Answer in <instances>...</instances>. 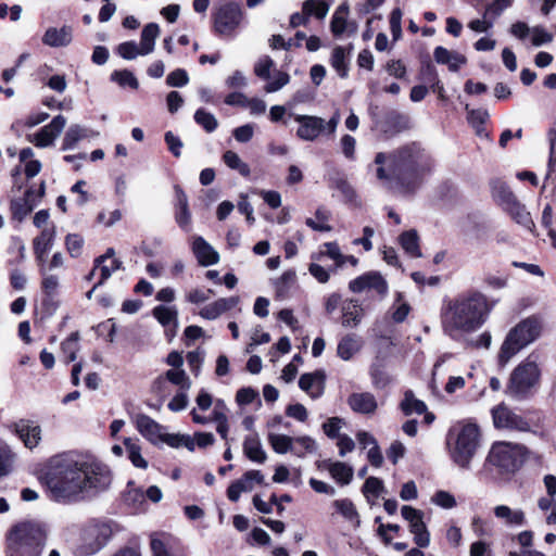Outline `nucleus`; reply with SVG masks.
Wrapping results in <instances>:
<instances>
[{
    "label": "nucleus",
    "mask_w": 556,
    "mask_h": 556,
    "mask_svg": "<svg viewBox=\"0 0 556 556\" xmlns=\"http://www.w3.org/2000/svg\"><path fill=\"white\" fill-rule=\"evenodd\" d=\"M33 473L42 486H110L111 468L92 454L63 452L35 465Z\"/></svg>",
    "instance_id": "nucleus-1"
},
{
    "label": "nucleus",
    "mask_w": 556,
    "mask_h": 556,
    "mask_svg": "<svg viewBox=\"0 0 556 556\" xmlns=\"http://www.w3.org/2000/svg\"><path fill=\"white\" fill-rule=\"evenodd\" d=\"M375 163L380 165L376 170L377 178L383 180L389 189L404 195L415 194L434 167L432 156L415 141L389 154L377 153Z\"/></svg>",
    "instance_id": "nucleus-2"
},
{
    "label": "nucleus",
    "mask_w": 556,
    "mask_h": 556,
    "mask_svg": "<svg viewBox=\"0 0 556 556\" xmlns=\"http://www.w3.org/2000/svg\"><path fill=\"white\" fill-rule=\"evenodd\" d=\"M497 303L498 300L490 299L476 289L453 298L445 296L440 309L442 328L448 334L472 333L486 323Z\"/></svg>",
    "instance_id": "nucleus-3"
},
{
    "label": "nucleus",
    "mask_w": 556,
    "mask_h": 556,
    "mask_svg": "<svg viewBox=\"0 0 556 556\" xmlns=\"http://www.w3.org/2000/svg\"><path fill=\"white\" fill-rule=\"evenodd\" d=\"M50 528L39 519H23L5 533V556H41Z\"/></svg>",
    "instance_id": "nucleus-4"
},
{
    "label": "nucleus",
    "mask_w": 556,
    "mask_h": 556,
    "mask_svg": "<svg viewBox=\"0 0 556 556\" xmlns=\"http://www.w3.org/2000/svg\"><path fill=\"white\" fill-rule=\"evenodd\" d=\"M541 332L542 320L539 316L531 315L520 320L508 331L500 348L497 354L498 367L504 368L519 351L535 341Z\"/></svg>",
    "instance_id": "nucleus-5"
},
{
    "label": "nucleus",
    "mask_w": 556,
    "mask_h": 556,
    "mask_svg": "<svg viewBox=\"0 0 556 556\" xmlns=\"http://www.w3.org/2000/svg\"><path fill=\"white\" fill-rule=\"evenodd\" d=\"M121 531L112 519H91L79 530V540L74 548L75 556H91L99 553Z\"/></svg>",
    "instance_id": "nucleus-6"
},
{
    "label": "nucleus",
    "mask_w": 556,
    "mask_h": 556,
    "mask_svg": "<svg viewBox=\"0 0 556 556\" xmlns=\"http://www.w3.org/2000/svg\"><path fill=\"white\" fill-rule=\"evenodd\" d=\"M527 448L508 442H494L485 459V467L505 480L510 479L525 464Z\"/></svg>",
    "instance_id": "nucleus-7"
},
{
    "label": "nucleus",
    "mask_w": 556,
    "mask_h": 556,
    "mask_svg": "<svg viewBox=\"0 0 556 556\" xmlns=\"http://www.w3.org/2000/svg\"><path fill=\"white\" fill-rule=\"evenodd\" d=\"M540 378L541 370L535 362H521L511 371L505 392L518 400L528 399L539 384Z\"/></svg>",
    "instance_id": "nucleus-8"
},
{
    "label": "nucleus",
    "mask_w": 556,
    "mask_h": 556,
    "mask_svg": "<svg viewBox=\"0 0 556 556\" xmlns=\"http://www.w3.org/2000/svg\"><path fill=\"white\" fill-rule=\"evenodd\" d=\"M491 194L493 200L498 204L510 217L522 226H534L530 213L526 211V206L520 203L510 187L501 179H493L490 182Z\"/></svg>",
    "instance_id": "nucleus-9"
},
{
    "label": "nucleus",
    "mask_w": 556,
    "mask_h": 556,
    "mask_svg": "<svg viewBox=\"0 0 556 556\" xmlns=\"http://www.w3.org/2000/svg\"><path fill=\"white\" fill-rule=\"evenodd\" d=\"M480 428L477 424L463 425L456 433L455 442L451 447L453 460L460 467H467L472 459L480 442Z\"/></svg>",
    "instance_id": "nucleus-10"
},
{
    "label": "nucleus",
    "mask_w": 556,
    "mask_h": 556,
    "mask_svg": "<svg viewBox=\"0 0 556 556\" xmlns=\"http://www.w3.org/2000/svg\"><path fill=\"white\" fill-rule=\"evenodd\" d=\"M243 18L239 3L227 2L212 13L213 31L220 37L232 36Z\"/></svg>",
    "instance_id": "nucleus-11"
},
{
    "label": "nucleus",
    "mask_w": 556,
    "mask_h": 556,
    "mask_svg": "<svg viewBox=\"0 0 556 556\" xmlns=\"http://www.w3.org/2000/svg\"><path fill=\"white\" fill-rule=\"evenodd\" d=\"M376 127L388 138L394 137L410 127L409 116L390 109L375 119Z\"/></svg>",
    "instance_id": "nucleus-12"
},
{
    "label": "nucleus",
    "mask_w": 556,
    "mask_h": 556,
    "mask_svg": "<svg viewBox=\"0 0 556 556\" xmlns=\"http://www.w3.org/2000/svg\"><path fill=\"white\" fill-rule=\"evenodd\" d=\"M349 289L353 293L375 291L381 299L388 294V282L379 271H367L349 282Z\"/></svg>",
    "instance_id": "nucleus-13"
},
{
    "label": "nucleus",
    "mask_w": 556,
    "mask_h": 556,
    "mask_svg": "<svg viewBox=\"0 0 556 556\" xmlns=\"http://www.w3.org/2000/svg\"><path fill=\"white\" fill-rule=\"evenodd\" d=\"M493 424L496 429H508L518 431H528L529 422L520 415L514 413L504 403L494 406L491 410Z\"/></svg>",
    "instance_id": "nucleus-14"
},
{
    "label": "nucleus",
    "mask_w": 556,
    "mask_h": 556,
    "mask_svg": "<svg viewBox=\"0 0 556 556\" xmlns=\"http://www.w3.org/2000/svg\"><path fill=\"white\" fill-rule=\"evenodd\" d=\"M8 429L16 434L24 443L25 447L33 450L37 447L41 441V428L29 419H20L8 426Z\"/></svg>",
    "instance_id": "nucleus-15"
},
{
    "label": "nucleus",
    "mask_w": 556,
    "mask_h": 556,
    "mask_svg": "<svg viewBox=\"0 0 556 556\" xmlns=\"http://www.w3.org/2000/svg\"><path fill=\"white\" fill-rule=\"evenodd\" d=\"M97 489H45V493L48 500L63 504L71 505L83 501L90 500L97 494Z\"/></svg>",
    "instance_id": "nucleus-16"
},
{
    "label": "nucleus",
    "mask_w": 556,
    "mask_h": 556,
    "mask_svg": "<svg viewBox=\"0 0 556 556\" xmlns=\"http://www.w3.org/2000/svg\"><path fill=\"white\" fill-rule=\"evenodd\" d=\"M66 124V119L63 115H56L52 118V121L41 127L35 135L34 139H30L28 136V140L33 142L37 148H46L51 146L55 138L61 134L64 126Z\"/></svg>",
    "instance_id": "nucleus-17"
},
{
    "label": "nucleus",
    "mask_w": 556,
    "mask_h": 556,
    "mask_svg": "<svg viewBox=\"0 0 556 556\" xmlns=\"http://www.w3.org/2000/svg\"><path fill=\"white\" fill-rule=\"evenodd\" d=\"M295 121L300 124L296 136L306 141L315 140L326 128L321 117L311 115H296Z\"/></svg>",
    "instance_id": "nucleus-18"
},
{
    "label": "nucleus",
    "mask_w": 556,
    "mask_h": 556,
    "mask_svg": "<svg viewBox=\"0 0 556 556\" xmlns=\"http://www.w3.org/2000/svg\"><path fill=\"white\" fill-rule=\"evenodd\" d=\"M34 193V186H30L25 190L23 198L10 201V213L13 220L22 223L34 211L37 206V201L33 198Z\"/></svg>",
    "instance_id": "nucleus-19"
},
{
    "label": "nucleus",
    "mask_w": 556,
    "mask_h": 556,
    "mask_svg": "<svg viewBox=\"0 0 556 556\" xmlns=\"http://www.w3.org/2000/svg\"><path fill=\"white\" fill-rule=\"evenodd\" d=\"M326 372L323 369H316L314 372L303 374L299 379V387L312 399H317L325 391Z\"/></svg>",
    "instance_id": "nucleus-20"
},
{
    "label": "nucleus",
    "mask_w": 556,
    "mask_h": 556,
    "mask_svg": "<svg viewBox=\"0 0 556 556\" xmlns=\"http://www.w3.org/2000/svg\"><path fill=\"white\" fill-rule=\"evenodd\" d=\"M55 239V226L52 225L50 228H43L39 236L33 240V250L35 258L38 265H42L46 262V256L51 250Z\"/></svg>",
    "instance_id": "nucleus-21"
},
{
    "label": "nucleus",
    "mask_w": 556,
    "mask_h": 556,
    "mask_svg": "<svg viewBox=\"0 0 556 556\" xmlns=\"http://www.w3.org/2000/svg\"><path fill=\"white\" fill-rule=\"evenodd\" d=\"M174 190L176 195L175 220L182 230L188 231L191 225L188 197L179 185H176Z\"/></svg>",
    "instance_id": "nucleus-22"
},
{
    "label": "nucleus",
    "mask_w": 556,
    "mask_h": 556,
    "mask_svg": "<svg viewBox=\"0 0 556 556\" xmlns=\"http://www.w3.org/2000/svg\"><path fill=\"white\" fill-rule=\"evenodd\" d=\"M192 251L201 266L215 265L219 261V254L202 237L194 238Z\"/></svg>",
    "instance_id": "nucleus-23"
},
{
    "label": "nucleus",
    "mask_w": 556,
    "mask_h": 556,
    "mask_svg": "<svg viewBox=\"0 0 556 556\" xmlns=\"http://www.w3.org/2000/svg\"><path fill=\"white\" fill-rule=\"evenodd\" d=\"M135 425L139 433L149 442L156 444L161 438L163 427L146 414L136 416Z\"/></svg>",
    "instance_id": "nucleus-24"
},
{
    "label": "nucleus",
    "mask_w": 556,
    "mask_h": 556,
    "mask_svg": "<svg viewBox=\"0 0 556 556\" xmlns=\"http://www.w3.org/2000/svg\"><path fill=\"white\" fill-rule=\"evenodd\" d=\"M351 409L358 414H374L378 407L376 397L370 392L352 393L348 397Z\"/></svg>",
    "instance_id": "nucleus-25"
},
{
    "label": "nucleus",
    "mask_w": 556,
    "mask_h": 556,
    "mask_svg": "<svg viewBox=\"0 0 556 556\" xmlns=\"http://www.w3.org/2000/svg\"><path fill=\"white\" fill-rule=\"evenodd\" d=\"M72 41V27L62 26L61 28L49 27L43 36L42 42L49 47H65Z\"/></svg>",
    "instance_id": "nucleus-26"
},
{
    "label": "nucleus",
    "mask_w": 556,
    "mask_h": 556,
    "mask_svg": "<svg viewBox=\"0 0 556 556\" xmlns=\"http://www.w3.org/2000/svg\"><path fill=\"white\" fill-rule=\"evenodd\" d=\"M419 68L417 73V80L425 85H431L440 79L435 65L428 52H421L418 55Z\"/></svg>",
    "instance_id": "nucleus-27"
},
{
    "label": "nucleus",
    "mask_w": 556,
    "mask_h": 556,
    "mask_svg": "<svg viewBox=\"0 0 556 556\" xmlns=\"http://www.w3.org/2000/svg\"><path fill=\"white\" fill-rule=\"evenodd\" d=\"M324 467L329 471L331 478L339 484H349L353 478V468L342 462L330 459L323 462Z\"/></svg>",
    "instance_id": "nucleus-28"
},
{
    "label": "nucleus",
    "mask_w": 556,
    "mask_h": 556,
    "mask_svg": "<svg viewBox=\"0 0 556 556\" xmlns=\"http://www.w3.org/2000/svg\"><path fill=\"white\" fill-rule=\"evenodd\" d=\"M399 408L405 416H410L413 414L422 415V413L427 410V404L424 401L418 400L415 396L414 391L408 389L404 391Z\"/></svg>",
    "instance_id": "nucleus-29"
},
{
    "label": "nucleus",
    "mask_w": 556,
    "mask_h": 556,
    "mask_svg": "<svg viewBox=\"0 0 556 556\" xmlns=\"http://www.w3.org/2000/svg\"><path fill=\"white\" fill-rule=\"evenodd\" d=\"M363 318V308L356 300H350L342 306V320L343 327H357Z\"/></svg>",
    "instance_id": "nucleus-30"
},
{
    "label": "nucleus",
    "mask_w": 556,
    "mask_h": 556,
    "mask_svg": "<svg viewBox=\"0 0 556 556\" xmlns=\"http://www.w3.org/2000/svg\"><path fill=\"white\" fill-rule=\"evenodd\" d=\"M336 511L340 514L345 520L353 523L355 528L361 526L359 514L350 498L336 500L332 503Z\"/></svg>",
    "instance_id": "nucleus-31"
},
{
    "label": "nucleus",
    "mask_w": 556,
    "mask_h": 556,
    "mask_svg": "<svg viewBox=\"0 0 556 556\" xmlns=\"http://www.w3.org/2000/svg\"><path fill=\"white\" fill-rule=\"evenodd\" d=\"M121 500L130 509V513L144 509L146 495L143 489H126L122 492Z\"/></svg>",
    "instance_id": "nucleus-32"
},
{
    "label": "nucleus",
    "mask_w": 556,
    "mask_h": 556,
    "mask_svg": "<svg viewBox=\"0 0 556 556\" xmlns=\"http://www.w3.org/2000/svg\"><path fill=\"white\" fill-rule=\"evenodd\" d=\"M402 249L412 257H420L419 236L415 229L403 231L399 237Z\"/></svg>",
    "instance_id": "nucleus-33"
},
{
    "label": "nucleus",
    "mask_w": 556,
    "mask_h": 556,
    "mask_svg": "<svg viewBox=\"0 0 556 556\" xmlns=\"http://www.w3.org/2000/svg\"><path fill=\"white\" fill-rule=\"evenodd\" d=\"M350 9L346 2L341 3L337 10L334 11L331 22H330V30L334 37H341L346 29L348 26V15Z\"/></svg>",
    "instance_id": "nucleus-34"
},
{
    "label": "nucleus",
    "mask_w": 556,
    "mask_h": 556,
    "mask_svg": "<svg viewBox=\"0 0 556 556\" xmlns=\"http://www.w3.org/2000/svg\"><path fill=\"white\" fill-rule=\"evenodd\" d=\"M361 349V344L354 333L345 334L338 343L337 354L343 361H350Z\"/></svg>",
    "instance_id": "nucleus-35"
},
{
    "label": "nucleus",
    "mask_w": 556,
    "mask_h": 556,
    "mask_svg": "<svg viewBox=\"0 0 556 556\" xmlns=\"http://www.w3.org/2000/svg\"><path fill=\"white\" fill-rule=\"evenodd\" d=\"M160 34L156 23L147 24L141 31L140 52L141 55L151 53L154 50L155 39Z\"/></svg>",
    "instance_id": "nucleus-36"
},
{
    "label": "nucleus",
    "mask_w": 556,
    "mask_h": 556,
    "mask_svg": "<svg viewBox=\"0 0 556 556\" xmlns=\"http://www.w3.org/2000/svg\"><path fill=\"white\" fill-rule=\"evenodd\" d=\"M244 455L252 462L264 463L266 460V453L257 437H247L243 442Z\"/></svg>",
    "instance_id": "nucleus-37"
},
{
    "label": "nucleus",
    "mask_w": 556,
    "mask_h": 556,
    "mask_svg": "<svg viewBox=\"0 0 556 556\" xmlns=\"http://www.w3.org/2000/svg\"><path fill=\"white\" fill-rule=\"evenodd\" d=\"M294 269H288L274 282L276 299L283 300L289 296L291 286L295 282Z\"/></svg>",
    "instance_id": "nucleus-38"
},
{
    "label": "nucleus",
    "mask_w": 556,
    "mask_h": 556,
    "mask_svg": "<svg viewBox=\"0 0 556 556\" xmlns=\"http://www.w3.org/2000/svg\"><path fill=\"white\" fill-rule=\"evenodd\" d=\"M330 64L341 78L349 75V61L346 59L345 49L342 46L333 48L330 58Z\"/></svg>",
    "instance_id": "nucleus-39"
},
{
    "label": "nucleus",
    "mask_w": 556,
    "mask_h": 556,
    "mask_svg": "<svg viewBox=\"0 0 556 556\" xmlns=\"http://www.w3.org/2000/svg\"><path fill=\"white\" fill-rule=\"evenodd\" d=\"M152 315L164 328L178 323V311L175 306L157 305L152 309Z\"/></svg>",
    "instance_id": "nucleus-40"
},
{
    "label": "nucleus",
    "mask_w": 556,
    "mask_h": 556,
    "mask_svg": "<svg viewBox=\"0 0 556 556\" xmlns=\"http://www.w3.org/2000/svg\"><path fill=\"white\" fill-rule=\"evenodd\" d=\"M303 10L307 17H315L317 20H323L327 15L330 3L326 0H305L302 3Z\"/></svg>",
    "instance_id": "nucleus-41"
},
{
    "label": "nucleus",
    "mask_w": 556,
    "mask_h": 556,
    "mask_svg": "<svg viewBox=\"0 0 556 556\" xmlns=\"http://www.w3.org/2000/svg\"><path fill=\"white\" fill-rule=\"evenodd\" d=\"M87 137V128L81 127L78 124L71 125L63 137L62 150L73 149L79 140Z\"/></svg>",
    "instance_id": "nucleus-42"
},
{
    "label": "nucleus",
    "mask_w": 556,
    "mask_h": 556,
    "mask_svg": "<svg viewBox=\"0 0 556 556\" xmlns=\"http://www.w3.org/2000/svg\"><path fill=\"white\" fill-rule=\"evenodd\" d=\"M222 159L229 168L237 170L242 177L250 176L251 169L249 164L243 162L235 151L227 150Z\"/></svg>",
    "instance_id": "nucleus-43"
},
{
    "label": "nucleus",
    "mask_w": 556,
    "mask_h": 556,
    "mask_svg": "<svg viewBox=\"0 0 556 556\" xmlns=\"http://www.w3.org/2000/svg\"><path fill=\"white\" fill-rule=\"evenodd\" d=\"M268 441L273 450L278 454L287 452L298 453L296 447H293V439L285 434H269Z\"/></svg>",
    "instance_id": "nucleus-44"
},
{
    "label": "nucleus",
    "mask_w": 556,
    "mask_h": 556,
    "mask_svg": "<svg viewBox=\"0 0 556 556\" xmlns=\"http://www.w3.org/2000/svg\"><path fill=\"white\" fill-rule=\"evenodd\" d=\"M78 340L79 332L74 331L61 343V351L65 356L66 364H70L76 359L77 352L79 350Z\"/></svg>",
    "instance_id": "nucleus-45"
},
{
    "label": "nucleus",
    "mask_w": 556,
    "mask_h": 556,
    "mask_svg": "<svg viewBox=\"0 0 556 556\" xmlns=\"http://www.w3.org/2000/svg\"><path fill=\"white\" fill-rule=\"evenodd\" d=\"M409 531L414 534V543L419 548H426L430 543V533L422 519L409 525Z\"/></svg>",
    "instance_id": "nucleus-46"
},
{
    "label": "nucleus",
    "mask_w": 556,
    "mask_h": 556,
    "mask_svg": "<svg viewBox=\"0 0 556 556\" xmlns=\"http://www.w3.org/2000/svg\"><path fill=\"white\" fill-rule=\"evenodd\" d=\"M110 79L123 88L138 89L139 87L138 79L129 70H115L112 72Z\"/></svg>",
    "instance_id": "nucleus-47"
},
{
    "label": "nucleus",
    "mask_w": 556,
    "mask_h": 556,
    "mask_svg": "<svg viewBox=\"0 0 556 556\" xmlns=\"http://www.w3.org/2000/svg\"><path fill=\"white\" fill-rule=\"evenodd\" d=\"M194 122L201 126L206 132H213L218 127L216 117L203 108L195 111L193 115Z\"/></svg>",
    "instance_id": "nucleus-48"
},
{
    "label": "nucleus",
    "mask_w": 556,
    "mask_h": 556,
    "mask_svg": "<svg viewBox=\"0 0 556 556\" xmlns=\"http://www.w3.org/2000/svg\"><path fill=\"white\" fill-rule=\"evenodd\" d=\"M334 188L341 192L343 200L346 204L358 206L357 194L354 188L345 178H338L333 182Z\"/></svg>",
    "instance_id": "nucleus-49"
},
{
    "label": "nucleus",
    "mask_w": 556,
    "mask_h": 556,
    "mask_svg": "<svg viewBox=\"0 0 556 556\" xmlns=\"http://www.w3.org/2000/svg\"><path fill=\"white\" fill-rule=\"evenodd\" d=\"M15 457V453L9 445H0V478L5 477L12 472Z\"/></svg>",
    "instance_id": "nucleus-50"
},
{
    "label": "nucleus",
    "mask_w": 556,
    "mask_h": 556,
    "mask_svg": "<svg viewBox=\"0 0 556 556\" xmlns=\"http://www.w3.org/2000/svg\"><path fill=\"white\" fill-rule=\"evenodd\" d=\"M369 375L371 378V383L376 389H384L390 382V376L386 371L382 364H372L369 369Z\"/></svg>",
    "instance_id": "nucleus-51"
},
{
    "label": "nucleus",
    "mask_w": 556,
    "mask_h": 556,
    "mask_svg": "<svg viewBox=\"0 0 556 556\" xmlns=\"http://www.w3.org/2000/svg\"><path fill=\"white\" fill-rule=\"evenodd\" d=\"M124 444L128 451V458L131 464L141 469L148 467V462L141 455V447L138 444L131 443L130 439H125Z\"/></svg>",
    "instance_id": "nucleus-52"
},
{
    "label": "nucleus",
    "mask_w": 556,
    "mask_h": 556,
    "mask_svg": "<svg viewBox=\"0 0 556 556\" xmlns=\"http://www.w3.org/2000/svg\"><path fill=\"white\" fill-rule=\"evenodd\" d=\"M262 485L264 483V476L260 470H249L243 476L232 481L228 486H252V484Z\"/></svg>",
    "instance_id": "nucleus-53"
},
{
    "label": "nucleus",
    "mask_w": 556,
    "mask_h": 556,
    "mask_svg": "<svg viewBox=\"0 0 556 556\" xmlns=\"http://www.w3.org/2000/svg\"><path fill=\"white\" fill-rule=\"evenodd\" d=\"M84 239L78 233H68L65 237V248L70 255L74 258L79 257L83 252Z\"/></svg>",
    "instance_id": "nucleus-54"
},
{
    "label": "nucleus",
    "mask_w": 556,
    "mask_h": 556,
    "mask_svg": "<svg viewBox=\"0 0 556 556\" xmlns=\"http://www.w3.org/2000/svg\"><path fill=\"white\" fill-rule=\"evenodd\" d=\"M433 58L438 64L447 65L451 72H458V64L452 63V51L447 50L446 48L442 46L435 47L433 51Z\"/></svg>",
    "instance_id": "nucleus-55"
},
{
    "label": "nucleus",
    "mask_w": 556,
    "mask_h": 556,
    "mask_svg": "<svg viewBox=\"0 0 556 556\" xmlns=\"http://www.w3.org/2000/svg\"><path fill=\"white\" fill-rule=\"evenodd\" d=\"M165 377L170 383L179 386L185 391L190 387L189 377L184 369H169L165 372Z\"/></svg>",
    "instance_id": "nucleus-56"
},
{
    "label": "nucleus",
    "mask_w": 556,
    "mask_h": 556,
    "mask_svg": "<svg viewBox=\"0 0 556 556\" xmlns=\"http://www.w3.org/2000/svg\"><path fill=\"white\" fill-rule=\"evenodd\" d=\"M511 4V0H493L491 3L486 5L483 17L490 16V20L494 21L503 13L504 10L509 8Z\"/></svg>",
    "instance_id": "nucleus-57"
},
{
    "label": "nucleus",
    "mask_w": 556,
    "mask_h": 556,
    "mask_svg": "<svg viewBox=\"0 0 556 556\" xmlns=\"http://www.w3.org/2000/svg\"><path fill=\"white\" fill-rule=\"evenodd\" d=\"M116 53L125 60H134L138 54H141L138 45L132 40L119 43Z\"/></svg>",
    "instance_id": "nucleus-58"
},
{
    "label": "nucleus",
    "mask_w": 556,
    "mask_h": 556,
    "mask_svg": "<svg viewBox=\"0 0 556 556\" xmlns=\"http://www.w3.org/2000/svg\"><path fill=\"white\" fill-rule=\"evenodd\" d=\"M189 83V76L186 70L176 68L166 77V84L170 87H184Z\"/></svg>",
    "instance_id": "nucleus-59"
},
{
    "label": "nucleus",
    "mask_w": 556,
    "mask_h": 556,
    "mask_svg": "<svg viewBox=\"0 0 556 556\" xmlns=\"http://www.w3.org/2000/svg\"><path fill=\"white\" fill-rule=\"evenodd\" d=\"M402 11L400 8H394L390 14V30L393 40L396 41L402 37Z\"/></svg>",
    "instance_id": "nucleus-60"
},
{
    "label": "nucleus",
    "mask_w": 556,
    "mask_h": 556,
    "mask_svg": "<svg viewBox=\"0 0 556 556\" xmlns=\"http://www.w3.org/2000/svg\"><path fill=\"white\" fill-rule=\"evenodd\" d=\"M274 66V61L270 56L264 55L261 58L254 66V74L262 78L268 79L270 77V70Z\"/></svg>",
    "instance_id": "nucleus-61"
},
{
    "label": "nucleus",
    "mask_w": 556,
    "mask_h": 556,
    "mask_svg": "<svg viewBox=\"0 0 556 556\" xmlns=\"http://www.w3.org/2000/svg\"><path fill=\"white\" fill-rule=\"evenodd\" d=\"M258 397V392L251 387H243L236 393V402L240 405H249Z\"/></svg>",
    "instance_id": "nucleus-62"
},
{
    "label": "nucleus",
    "mask_w": 556,
    "mask_h": 556,
    "mask_svg": "<svg viewBox=\"0 0 556 556\" xmlns=\"http://www.w3.org/2000/svg\"><path fill=\"white\" fill-rule=\"evenodd\" d=\"M531 33V43L534 47L549 43L553 40V35L546 31L542 26L533 27Z\"/></svg>",
    "instance_id": "nucleus-63"
},
{
    "label": "nucleus",
    "mask_w": 556,
    "mask_h": 556,
    "mask_svg": "<svg viewBox=\"0 0 556 556\" xmlns=\"http://www.w3.org/2000/svg\"><path fill=\"white\" fill-rule=\"evenodd\" d=\"M386 70L389 75L397 79L406 78L407 68L402 60H390L386 65Z\"/></svg>",
    "instance_id": "nucleus-64"
}]
</instances>
